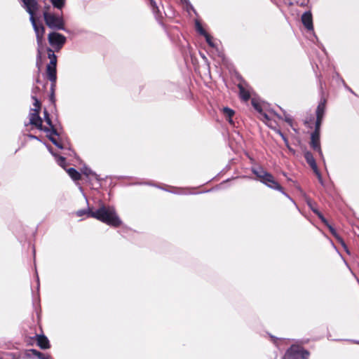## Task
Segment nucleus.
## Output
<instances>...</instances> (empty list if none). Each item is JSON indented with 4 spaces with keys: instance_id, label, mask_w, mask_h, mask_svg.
Wrapping results in <instances>:
<instances>
[{
    "instance_id": "6e6552de",
    "label": "nucleus",
    "mask_w": 359,
    "mask_h": 359,
    "mask_svg": "<svg viewBox=\"0 0 359 359\" xmlns=\"http://www.w3.org/2000/svg\"><path fill=\"white\" fill-rule=\"evenodd\" d=\"M40 112L31 111L29 114V123L35 126L37 129L42 130L45 133L50 131L48 127L43 126V121L39 116Z\"/></svg>"
},
{
    "instance_id": "37998d69",
    "label": "nucleus",
    "mask_w": 359,
    "mask_h": 359,
    "mask_svg": "<svg viewBox=\"0 0 359 359\" xmlns=\"http://www.w3.org/2000/svg\"><path fill=\"white\" fill-rule=\"evenodd\" d=\"M35 89H36V90H39V87H36Z\"/></svg>"
},
{
    "instance_id": "6ab92c4d",
    "label": "nucleus",
    "mask_w": 359,
    "mask_h": 359,
    "mask_svg": "<svg viewBox=\"0 0 359 359\" xmlns=\"http://www.w3.org/2000/svg\"><path fill=\"white\" fill-rule=\"evenodd\" d=\"M53 154L55 156L56 161H57V164L66 170V166H67L66 158L63 156H58L55 154Z\"/></svg>"
},
{
    "instance_id": "cd10ccee",
    "label": "nucleus",
    "mask_w": 359,
    "mask_h": 359,
    "mask_svg": "<svg viewBox=\"0 0 359 359\" xmlns=\"http://www.w3.org/2000/svg\"><path fill=\"white\" fill-rule=\"evenodd\" d=\"M285 121L291 127L293 126V120L290 116H285Z\"/></svg>"
},
{
    "instance_id": "0eeeda50",
    "label": "nucleus",
    "mask_w": 359,
    "mask_h": 359,
    "mask_svg": "<svg viewBox=\"0 0 359 359\" xmlns=\"http://www.w3.org/2000/svg\"><path fill=\"white\" fill-rule=\"evenodd\" d=\"M48 41L52 49L59 52L67 41V38L63 34L57 32H52L48 35Z\"/></svg>"
},
{
    "instance_id": "b1692460",
    "label": "nucleus",
    "mask_w": 359,
    "mask_h": 359,
    "mask_svg": "<svg viewBox=\"0 0 359 359\" xmlns=\"http://www.w3.org/2000/svg\"><path fill=\"white\" fill-rule=\"evenodd\" d=\"M152 11L155 15L156 19L158 21L161 22V20L163 19V15H162V13L161 12V11L158 8V7L157 6V9L152 10Z\"/></svg>"
},
{
    "instance_id": "c756f323",
    "label": "nucleus",
    "mask_w": 359,
    "mask_h": 359,
    "mask_svg": "<svg viewBox=\"0 0 359 359\" xmlns=\"http://www.w3.org/2000/svg\"><path fill=\"white\" fill-rule=\"evenodd\" d=\"M276 131L282 137L284 142H287V140H288L287 138L285 137V135L280 130H276Z\"/></svg>"
},
{
    "instance_id": "72a5a7b5",
    "label": "nucleus",
    "mask_w": 359,
    "mask_h": 359,
    "mask_svg": "<svg viewBox=\"0 0 359 359\" xmlns=\"http://www.w3.org/2000/svg\"><path fill=\"white\" fill-rule=\"evenodd\" d=\"M320 221L327 227L329 225H330L327 220V219L324 217H323Z\"/></svg>"
},
{
    "instance_id": "aec40b11",
    "label": "nucleus",
    "mask_w": 359,
    "mask_h": 359,
    "mask_svg": "<svg viewBox=\"0 0 359 359\" xmlns=\"http://www.w3.org/2000/svg\"><path fill=\"white\" fill-rule=\"evenodd\" d=\"M327 228L332 235L334 236L343 245H345L343 239L337 234L336 229L332 225H329Z\"/></svg>"
},
{
    "instance_id": "1a4fd4ad",
    "label": "nucleus",
    "mask_w": 359,
    "mask_h": 359,
    "mask_svg": "<svg viewBox=\"0 0 359 359\" xmlns=\"http://www.w3.org/2000/svg\"><path fill=\"white\" fill-rule=\"evenodd\" d=\"M304 158H305L306 163L310 165V167L313 170V172L317 176L319 182L320 183H322L323 182L322 176H321V174L318 168L316 160H315L312 153L310 151H306L304 153Z\"/></svg>"
},
{
    "instance_id": "a878e982",
    "label": "nucleus",
    "mask_w": 359,
    "mask_h": 359,
    "mask_svg": "<svg viewBox=\"0 0 359 359\" xmlns=\"http://www.w3.org/2000/svg\"><path fill=\"white\" fill-rule=\"evenodd\" d=\"M203 36H205L206 42L210 47L214 48L215 46L212 41V37L208 33L205 34Z\"/></svg>"
},
{
    "instance_id": "2eb2a0df",
    "label": "nucleus",
    "mask_w": 359,
    "mask_h": 359,
    "mask_svg": "<svg viewBox=\"0 0 359 359\" xmlns=\"http://www.w3.org/2000/svg\"><path fill=\"white\" fill-rule=\"evenodd\" d=\"M46 51L48 53V57L50 60V62L48 65H52V66H57V58L54 52H55L54 50H53L51 48L48 47L46 48Z\"/></svg>"
},
{
    "instance_id": "393cba45",
    "label": "nucleus",
    "mask_w": 359,
    "mask_h": 359,
    "mask_svg": "<svg viewBox=\"0 0 359 359\" xmlns=\"http://www.w3.org/2000/svg\"><path fill=\"white\" fill-rule=\"evenodd\" d=\"M196 30L197 32L204 36L205 34H206L208 32L205 30V29L203 27V26L199 23V22H196Z\"/></svg>"
},
{
    "instance_id": "20e7f679",
    "label": "nucleus",
    "mask_w": 359,
    "mask_h": 359,
    "mask_svg": "<svg viewBox=\"0 0 359 359\" xmlns=\"http://www.w3.org/2000/svg\"><path fill=\"white\" fill-rule=\"evenodd\" d=\"M43 17L45 24L50 29L55 30L65 29V22L62 11L55 13L50 6H46L43 11Z\"/></svg>"
},
{
    "instance_id": "ea45409f",
    "label": "nucleus",
    "mask_w": 359,
    "mask_h": 359,
    "mask_svg": "<svg viewBox=\"0 0 359 359\" xmlns=\"http://www.w3.org/2000/svg\"><path fill=\"white\" fill-rule=\"evenodd\" d=\"M55 145L56 147H57L58 148H60V149L63 148L62 145L60 143H59L58 142H57L56 144H55Z\"/></svg>"
},
{
    "instance_id": "f3484780",
    "label": "nucleus",
    "mask_w": 359,
    "mask_h": 359,
    "mask_svg": "<svg viewBox=\"0 0 359 359\" xmlns=\"http://www.w3.org/2000/svg\"><path fill=\"white\" fill-rule=\"evenodd\" d=\"M50 2L53 4V8H57L60 11H62V9L65 5V0H50Z\"/></svg>"
},
{
    "instance_id": "4c0bfd02",
    "label": "nucleus",
    "mask_w": 359,
    "mask_h": 359,
    "mask_svg": "<svg viewBox=\"0 0 359 359\" xmlns=\"http://www.w3.org/2000/svg\"><path fill=\"white\" fill-rule=\"evenodd\" d=\"M40 359H53L52 356L50 355H45L43 354V356L41 357Z\"/></svg>"
},
{
    "instance_id": "7c9ffc66",
    "label": "nucleus",
    "mask_w": 359,
    "mask_h": 359,
    "mask_svg": "<svg viewBox=\"0 0 359 359\" xmlns=\"http://www.w3.org/2000/svg\"><path fill=\"white\" fill-rule=\"evenodd\" d=\"M149 4L152 10L157 9V4L154 0H149Z\"/></svg>"
},
{
    "instance_id": "7ed1b4c3",
    "label": "nucleus",
    "mask_w": 359,
    "mask_h": 359,
    "mask_svg": "<svg viewBox=\"0 0 359 359\" xmlns=\"http://www.w3.org/2000/svg\"><path fill=\"white\" fill-rule=\"evenodd\" d=\"M325 112V101L320 102L316 109V121L315 123V130L311 135L310 147L315 151H318L321 156L323 154L320 142V127L323 120V117Z\"/></svg>"
},
{
    "instance_id": "79ce46f5",
    "label": "nucleus",
    "mask_w": 359,
    "mask_h": 359,
    "mask_svg": "<svg viewBox=\"0 0 359 359\" xmlns=\"http://www.w3.org/2000/svg\"><path fill=\"white\" fill-rule=\"evenodd\" d=\"M285 144L286 147L290 144L288 140H287V142H285Z\"/></svg>"
},
{
    "instance_id": "2f4dec72",
    "label": "nucleus",
    "mask_w": 359,
    "mask_h": 359,
    "mask_svg": "<svg viewBox=\"0 0 359 359\" xmlns=\"http://www.w3.org/2000/svg\"><path fill=\"white\" fill-rule=\"evenodd\" d=\"M314 214H316L320 219L324 217L323 215L318 210H315Z\"/></svg>"
},
{
    "instance_id": "39448f33",
    "label": "nucleus",
    "mask_w": 359,
    "mask_h": 359,
    "mask_svg": "<svg viewBox=\"0 0 359 359\" xmlns=\"http://www.w3.org/2000/svg\"><path fill=\"white\" fill-rule=\"evenodd\" d=\"M252 172L262 183L271 189L284 193L283 187L270 172L265 170L262 167L252 168Z\"/></svg>"
},
{
    "instance_id": "9b49d317",
    "label": "nucleus",
    "mask_w": 359,
    "mask_h": 359,
    "mask_svg": "<svg viewBox=\"0 0 359 359\" xmlns=\"http://www.w3.org/2000/svg\"><path fill=\"white\" fill-rule=\"evenodd\" d=\"M57 66H52L47 65L46 66V76L48 80L51 82V88L53 90V87L55 86L57 81Z\"/></svg>"
},
{
    "instance_id": "f03ea898",
    "label": "nucleus",
    "mask_w": 359,
    "mask_h": 359,
    "mask_svg": "<svg viewBox=\"0 0 359 359\" xmlns=\"http://www.w3.org/2000/svg\"><path fill=\"white\" fill-rule=\"evenodd\" d=\"M88 217L96 219L114 228H118L122 224V221L118 217L115 208L106 205L104 203H102L95 210L89 208Z\"/></svg>"
},
{
    "instance_id": "c85d7f7f",
    "label": "nucleus",
    "mask_w": 359,
    "mask_h": 359,
    "mask_svg": "<svg viewBox=\"0 0 359 359\" xmlns=\"http://www.w3.org/2000/svg\"><path fill=\"white\" fill-rule=\"evenodd\" d=\"M88 209L87 210H78L76 212V215L79 217H81V216H83L84 215H86L88 216Z\"/></svg>"
},
{
    "instance_id": "473e14b6",
    "label": "nucleus",
    "mask_w": 359,
    "mask_h": 359,
    "mask_svg": "<svg viewBox=\"0 0 359 359\" xmlns=\"http://www.w3.org/2000/svg\"><path fill=\"white\" fill-rule=\"evenodd\" d=\"M47 137L53 144H56V142H57V140L52 136V134H50V135H47Z\"/></svg>"
},
{
    "instance_id": "f257e3e1",
    "label": "nucleus",
    "mask_w": 359,
    "mask_h": 359,
    "mask_svg": "<svg viewBox=\"0 0 359 359\" xmlns=\"http://www.w3.org/2000/svg\"><path fill=\"white\" fill-rule=\"evenodd\" d=\"M23 7L30 15V21L33 26L37 43L36 65L40 67L41 57L44 48L45 27L41 23H37L35 15L39 9L37 0H21Z\"/></svg>"
},
{
    "instance_id": "dca6fc26",
    "label": "nucleus",
    "mask_w": 359,
    "mask_h": 359,
    "mask_svg": "<svg viewBox=\"0 0 359 359\" xmlns=\"http://www.w3.org/2000/svg\"><path fill=\"white\" fill-rule=\"evenodd\" d=\"M67 172L69 175V177L74 181H79L81 179V175L79 172H78L75 168H70L66 170Z\"/></svg>"
},
{
    "instance_id": "423d86ee",
    "label": "nucleus",
    "mask_w": 359,
    "mask_h": 359,
    "mask_svg": "<svg viewBox=\"0 0 359 359\" xmlns=\"http://www.w3.org/2000/svg\"><path fill=\"white\" fill-rule=\"evenodd\" d=\"M310 352L299 345H292L285 352L284 359H309Z\"/></svg>"
},
{
    "instance_id": "c9c22d12",
    "label": "nucleus",
    "mask_w": 359,
    "mask_h": 359,
    "mask_svg": "<svg viewBox=\"0 0 359 359\" xmlns=\"http://www.w3.org/2000/svg\"><path fill=\"white\" fill-rule=\"evenodd\" d=\"M261 114L262 116H263V118H264V120H266V121H270V118H269V116H268L266 113H264V112H263V111H262V114Z\"/></svg>"
},
{
    "instance_id": "4be33fe9",
    "label": "nucleus",
    "mask_w": 359,
    "mask_h": 359,
    "mask_svg": "<svg viewBox=\"0 0 359 359\" xmlns=\"http://www.w3.org/2000/svg\"><path fill=\"white\" fill-rule=\"evenodd\" d=\"M306 203L313 213L315 210H318L317 203L313 201L311 198L306 199Z\"/></svg>"
},
{
    "instance_id": "f704fd0d",
    "label": "nucleus",
    "mask_w": 359,
    "mask_h": 359,
    "mask_svg": "<svg viewBox=\"0 0 359 359\" xmlns=\"http://www.w3.org/2000/svg\"><path fill=\"white\" fill-rule=\"evenodd\" d=\"M320 221L327 227L329 225H330L327 220V219L324 217H323Z\"/></svg>"
},
{
    "instance_id": "a211bd4d",
    "label": "nucleus",
    "mask_w": 359,
    "mask_h": 359,
    "mask_svg": "<svg viewBox=\"0 0 359 359\" xmlns=\"http://www.w3.org/2000/svg\"><path fill=\"white\" fill-rule=\"evenodd\" d=\"M224 115L229 119L230 123H232L231 118L233 116L235 112L233 109L229 107H224L223 109Z\"/></svg>"
},
{
    "instance_id": "e433bc0d",
    "label": "nucleus",
    "mask_w": 359,
    "mask_h": 359,
    "mask_svg": "<svg viewBox=\"0 0 359 359\" xmlns=\"http://www.w3.org/2000/svg\"><path fill=\"white\" fill-rule=\"evenodd\" d=\"M54 88L55 87H53V90L51 88V95L50 96V99L52 102H54V99H55V96H54Z\"/></svg>"
},
{
    "instance_id": "ddd939ff",
    "label": "nucleus",
    "mask_w": 359,
    "mask_h": 359,
    "mask_svg": "<svg viewBox=\"0 0 359 359\" xmlns=\"http://www.w3.org/2000/svg\"><path fill=\"white\" fill-rule=\"evenodd\" d=\"M43 114L45 121L49 126V132H50L52 135H59V133H57V130L55 128V126L53 124L50 115L46 109H44Z\"/></svg>"
},
{
    "instance_id": "f8f14e48",
    "label": "nucleus",
    "mask_w": 359,
    "mask_h": 359,
    "mask_svg": "<svg viewBox=\"0 0 359 359\" xmlns=\"http://www.w3.org/2000/svg\"><path fill=\"white\" fill-rule=\"evenodd\" d=\"M37 345L41 349H48L50 347L49 340L43 334H36Z\"/></svg>"
},
{
    "instance_id": "5701e85b",
    "label": "nucleus",
    "mask_w": 359,
    "mask_h": 359,
    "mask_svg": "<svg viewBox=\"0 0 359 359\" xmlns=\"http://www.w3.org/2000/svg\"><path fill=\"white\" fill-rule=\"evenodd\" d=\"M251 103L256 111H257L259 114L262 113L263 110L262 106L259 102H257L255 100L252 99Z\"/></svg>"
},
{
    "instance_id": "9d476101",
    "label": "nucleus",
    "mask_w": 359,
    "mask_h": 359,
    "mask_svg": "<svg viewBox=\"0 0 359 359\" xmlns=\"http://www.w3.org/2000/svg\"><path fill=\"white\" fill-rule=\"evenodd\" d=\"M301 20L303 25L308 31H311L313 29V16L310 11H306L302 14Z\"/></svg>"
},
{
    "instance_id": "412c9836",
    "label": "nucleus",
    "mask_w": 359,
    "mask_h": 359,
    "mask_svg": "<svg viewBox=\"0 0 359 359\" xmlns=\"http://www.w3.org/2000/svg\"><path fill=\"white\" fill-rule=\"evenodd\" d=\"M32 100H34V109H31V111H37V112H40L41 111V102L36 98V96L34 95H32Z\"/></svg>"
},
{
    "instance_id": "bb28decb",
    "label": "nucleus",
    "mask_w": 359,
    "mask_h": 359,
    "mask_svg": "<svg viewBox=\"0 0 359 359\" xmlns=\"http://www.w3.org/2000/svg\"><path fill=\"white\" fill-rule=\"evenodd\" d=\"M34 356H36L39 359L43 356V353L36 350V349H30L29 350Z\"/></svg>"
},
{
    "instance_id": "58836bf2",
    "label": "nucleus",
    "mask_w": 359,
    "mask_h": 359,
    "mask_svg": "<svg viewBox=\"0 0 359 359\" xmlns=\"http://www.w3.org/2000/svg\"><path fill=\"white\" fill-rule=\"evenodd\" d=\"M287 148L289 149V151L292 153L293 154L295 153V151L294 149H292L290 144L288 146H287Z\"/></svg>"
},
{
    "instance_id": "4468645a",
    "label": "nucleus",
    "mask_w": 359,
    "mask_h": 359,
    "mask_svg": "<svg viewBox=\"0 0 359 359\" xmlns=\"http://www.w3.org/2000/svg\"><path fill=\"white\" fill-rule=\"evenodd\" d=\"M239 89V95L242 100L247 102L250 98V93L241 83L238 85Z\"/></svg>"
},
{
    "instance_id": "a19ab883",
    "label": "nucleus",
    "mask_w": 359,
    "mask_h": 359,
    "mask_svg": "<svg viewBox=\"0 0 359 359\" xmlns=\"http://www.w3.org/2000/svg\"><path fill=\"white\" fill-rule=\"evenodd\" d=\"M271 338L272 339V340L274 343H276V341L278 340L277 338H276L275 337H273V336H271Z\"/></svg>"
}]
</instances>
